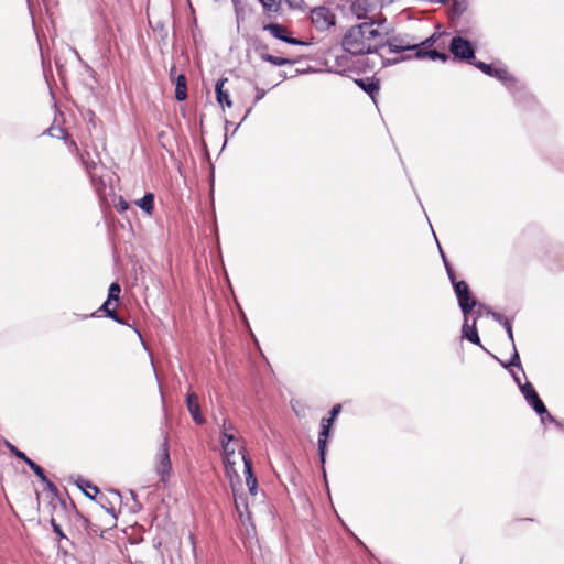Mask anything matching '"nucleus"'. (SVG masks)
Masks as SVG:
<instances>
[{
    "mask_svg": "<svg viewBox=\"0 0 564 564\" xmlns=\"http://www.w3.org/2000/svg\"><path fill=\"white\" fill-rule=\"evenodd\" d=\"M451 53L459 59L471 61L475 58V50L470 41L462 37L454 36L449 43Z\"/></svg>",
    "mask_w": 564,
    "mask_h": 564,
    "instance_id": "7",
    "label": "nucleus"
},
{
    "mask_svg": "<svg viewBox=\"0 0 564 564\" xmlns=\"http://www.w3.org/2000/svg\"><path fill=\"white\" fill-rule=\"evenodd\" d=\"M97 315V313H91L90 315H84L83 318H87V317H95Z\"/></svg>",
    "mask_w": 564,
    "mask_h": 564,
    "instance_id": "52",
    "label": "nucleus"
},
{
    "mask_svg": "<svg viewBox=\"0 0 564 564\" xmlns=\"http://www.w3.org/2000/svg\"><path fill=\"white\" fill-rule=\"evenodd\" d=\"M239 443H240L239 438H237L234 434L229 433L227 430L221 431V433H220L221 447H225L226 444L237 445Z\"/></svg>",
    "mask_w": 564,
    "mask_h": 564,
    "instance_id": "22",
    "label": "nucleus"
},
{
    "mask_svg": "<svg viewBox=\"0 0 564 564\" xmlns=\"http://www.w3.org/2000/svg\"><path fill=\"white\" fill-rule=\"evenodd\" d=\"M120 285L116 282L111 283L108 290V299L109 301H118L120 296Z\"/></svg>",
    "mask_w": 564,
    "mask_h": 564,
    "instance_id": "29",
    "label": "nucleus"
},
{
    "mask_svg": "<svg viewBox=\"0 0 564 564\" xmlns=\"http://www.w3.org/2000/svg\"><path fill=\"white\" fill-rule=\"evenodd\" d=\"M509 371L518 387L520 388V386H523V383H521L520 377L512 369H510Z\"/></svg>",
    "mask_w": 564,
    "mask_h": 564,
    "instance_id": "44",
    "label": "nucleus"
},
{
    "mask_svg": "<svg viewBox=\"0 0 564 564\" xmlns=\"http://www.w3.org/2000/svg\"><path fill=\"white\" fill-rule=\"evenodd\" d=\"M283 42L292 44V45H304L305 43L299 39L286 36V39H283Z\"/></svg>",
    "mask_w": 564,
    "mask_h": 564,
    "instance_id": "39",
    "label": "nucleus"
},
{
    "mask_svg": "<svg viewBox=\"0 0 564 564\" xmlns=\"http://www.w3.org/2000/svg\"><path fill=\"white\" fill-rule=\"evenodd\" d=\"M186 406H187V410H188L193 421L196 424L202 425L205 423V417L200 412L198 395L196 393H194V392L187 393Z\"/></svg>",
    "mask_w": 564,
    "mask_h": 564,
    "instance_id": "9",
    "label": "nucleus"
},
{
    "mask_svg": "<svg viewBox=\"0 0 564 564\" xmlns=\"http://www.w3.org/2000/svg\"><path fill=\"white\" fill-rule=\"evenodd\" d=\"M58 131H59V133H61V135H59V137H61V138H65V135H66L65 131H64V130H62V129H59Z\"/></svg>",
    "mask_w": 564,
    "mask_h": 564,
    "instance_id": "53",
    "label": "nucleus"
},
{
    "mask_svg": "<svg viewBox=\"0 0 564 564\" xmlns=\"http://www.w3.org/2000/svg\"><path fill=\"white\" fill-rule=\"evenodd\" d=\"M491 316H492V318H494L496 322H498V323H500V324H502V325H503V319H507L503 315H501V314H499V313H495V312H494V313H491Z\"/></svg>",
    "mask_w": 564,
    "mask_h": 564,
    "instance_id": "42",
    "label": "nucleus"
},
{
    "mask_svg": "<svg viewBox=\"0 0 564 564\" xmlns=\"http://www.w3.org/2000/svg\"><path fill=\"white\" fill-rule=\"evenodd\" d=\"M263 30L269 31L272 36H274L275 39H279L281 41H283V39H286V35H285L286 30L284 26L280 25V24L269 23L263 26Z\"/></svg>",
    "mask_w": 564,
    "mask_h": 564,
    "instance_id": "20",
    "label": "nucleus"
},
{
    "mask_svg": "<svg viewBox=\"0 0 564 564\" xmlns=\"http://www.w3.org/2000/svg\"><path fill=\"white\" fill-rule=\"evenodd\" d=\"M110 301L107 300L100 307V311L105 312L106 316L113 319L119 324H123V321L118 316L115 310L109 308Z\"/></svg>",
    "mask_w": 564,
    "mask_h": 564,
    "instance_id": "24",
    "label": "nucleus"
},
{
    "mask_svg": "<svg viewBox=\"0 0 564 564\" xmlns=\"http://www.w3.org/2000/svg\"><path fill=\"white\" fill-rule=\"evenodd\" d=\"M30 468L41 479V481L45 484V486L48 490L54 491L56 489L54 484L47 479V477L44 473V469L40 465H37L34 462L33 464H30Z\"/></svg>",
    "mask_w": 564,
    "mask_h": 564,
    "instance_id": "19",
    "label": "nucleus"
},
{
    "mask_svg": "<svg viewBox=\"0 0 564 564\" xmlns=\"http://www.w3.org/2000/svg\"><path fill=\"white\" fill-rule=\"evenodd\" d=\"M29 467H30V464H33L34 460H32L31 458H29L26 455H25V458H21Z\"/></svg>",
    "mask_w": 564,
    "mask_h": 564,
    "instance_id": "48",
    "label": "nucleus"
},
{
    "mask_svg": "<svg viewBox=\"0 0 564 564\" xmlns=\"http://www.w3.org/2000/svg\"><path fill=\"white\" fill-rule=\"evenodd\" d=\"M229 429H231V426H229V427H228V425H227V421H226V420H224V422H223V426H221V431H224V430H227V431H228Z\"/></svg>",
    "mask_w": 564,
    "mask_h": 564,
    "instance_id": "49",
    "label": "nucleus"
},
{
    "mask_svg": "<svg viewBox=\"0 0 564 564\" xmlns=\"http://www.w3.org/2000/svg\"><path fill=\"white\" fill-rule=\"evenodd\" d=\"M333 424L327 423L326 421L322 420L321 422V431L318 434V454H319V460L321 464L324 465L326 460V448H327V437L330 433V427Z\"/></svg>",
    "mask_w": 564,
    "mask_h": 564,
    "instance_id": "10",
    "label": "nucleus"
},
{
    "mask_svg": "<svg viewBox=\"0 0 564 564\" xmlns=\"http://www.w3.org/2000/svg\"><path fill=\"white\" fill-rule=\"evenodd\" d=\"M74 54L79 58V54L76 50H73Z\"/></svg>",
    "mask_w": 564,
    "mask_h": 564,
    "instance_id": "56",
    "label": "nucleus"
},
{
    "mask_svg": "<svg viewBox=\"0 0 564 564\" xmlns=\"http://www.w3.org/2000/svg\"><path fill=\"white\" fill-rule=\"evenodd\" d=\"M234 4H235V12H236L237 23L239 24L243 20V13H242V10L239 8L237 2H234Z\"/></svg>",
    "mask_w": 564,
    "mask_h": 564,
    "instance_id": "38",
    "label": "nucleus"
},
{
    "mask_svg": "<svg viewBox=\"0 0 564 564\" xmlns=\"http://www.w3.org/2000/svg\"><path fill=\"white\" fill-rule=\"evenodd\" d=\"M357 86L367 93L372 99L380 89L379 80L376 78H358L355 80Z\"/></svg>",
    "mask_w": 564,
    "mask_h": 564,
    "instance_id": "13",
    "label": "nucleus"
},
{
    "mask_svg": "<svg viewBox=\"0 0 564 564\" xmlns=\"http://www.w3.org/2000/svg\"><path fill=\"white\" fill-rule=\"evenodd\" d=\"M130 494H131L132 498H133V499H135V494H134V491H130Z\"/></svg>",
    "mask_w": 564,
    "mask_h": 564,
    "instance_id": "57",
    "label": "nucleus"
},
{
    "mask_svg": "<svg viewBox=\"0 0 564 564\" xmlns=\"http://www.w3.org/2000/svg\"><path fill=\"white\" fill-rule=\"evenodd\" d=\"M520 391L522 395L524 397L528 404L539 414L543 415L546 413V406L543 403V401L540 399L536 390L534 389L533 384L529 381L523 383V386H520Z\"/></svg>",
    "mask_w": 564,
    "mask_h": 564,
    "instance_id": "8",
    "label": "nucleus"
},
{
    "mask_svg": "<svg viewBox=\"0 0 564 564\" xmlns=\"http://www.w3.org/2000/svg\"><path fill=\"white\" fill-rule=\"evenodd\" d=\"M226 82H227V78H220L216 82V85H215L216 100L221 107L226 106V107L230 108L232 106V102L229 97V94L223 89Z\"/></svg>",
    "mask_w": 564,
    "mask_h": 564,
    "instance_id": "15",
    "label": "nucleus"
},
{
    "mask_svg": "<svg viewBox=\"0 0 564 564\" xmlns=\"http://www.w3.org/2000/svg\"><path fill=\"white\" fill-rule=\"evenodd\" d=\"M135 205L144 210L148 215H152L154 209V194L147 193L141 199L135 200Z\"/></svg>",
    "mask_w": 564,
    "mask_h": 564,
    "instance_id": "17",
    "label": "nucleus"
},
{
    "mask_svg": "<svg viewBox=\"0 0 564 564\" xmlns=\"http://www.w3.org/2000/svg\"><path fill=\"white\" fill-rule=\"evenodd\" d=\"M80 160L86 171L93 176V171L97 167V163L94 160H89V153L82 154Z\"/></svg>",
    "mask_w": 564,
    "mask_h": 564,
    "instance_id": "28",
    "label": "nucleus"
},
{
    "mask_svg": "<svg viewBox=\"0 0 564 564\" xmlns=\"http://www.w3.org/2000/svg\"><path fill=\"white\" fill-rule=\"evenodd\" d=\"M52 130H53L52 128H51V129H48V130H47V133H50L52 137L61 138V137L58 135V132H55V134H54V133H52Z\"/></svg>",
    "mask_w": 564,
    "mask_h": 564,
    "instance_id": "51",
    "label": "nucleus"
},
{
    "mask_svg": "<svg viewBox=\"0 0 564 564\" xmlns=\"http://www.w3.org/2000/svg\"><path fill=\"white\" fill-rule=\"evenodd\" d=\"M171 470L172 464L169 452V438L165 436L155 456V471L161 481L165 482L171 475Z\"/></svg>",
    "mask_w": 564,
    "mask_h": 564,
    "instance_id": "5",
    "label": "nucleus"
},
{
    "mask_svg": "<svg viewBox=\"0 0 564 564\" xmlns=\"http://www.w3.org/2000/svg\"><path fill=\"white\" fill-rule=\"evenodd\" d=\"M434 43V39L433 37H429L426 39L425 41L421 42L420 44L424 47H430L432 46Z\"/></svg>",
    "mask_w": 564,
    "mask_h": 564,
    "instance_id": "45",
    "label": "nucleus"
},
{
    "mask_svg": "<svg viewBox=\"0 0 564 564\" xmlns=\"http://www.w3.org/2000/svg\"><path fill=\"white\" fill-rule=\"evenodd\" d=\"M78 487L90 499H94V496L99 492L98 488L95 485H90L86 481H82L80 484H78Z\"/></svg>",
    "mask_w": 564,
    "mask_h": 564,
    "instance_id": "25",
    "label": "nucleus"
},
{
    "mask_svg": "<svg viewBox=\"0 0 564 564\" xmlns=\"http://www.w3.org/2000/svg\"><path fill=\"white\" fill-rule=\"evenodd\" d=\"M471 64L484 74L501 82L518 104L523 105L533 99L525 86L510 74L507 66L502 63L487 64L481 61H475Z\"/></svg>",
    "mask_w": 564,
    "mask_h": 564,
    "instance_id": "2",
    "label": "nucleus"
},
{
    "mask_svg": "<svg viewBox=\"0 0 564 564\" xmlns=\"http://www.w3.org/2000/svg\"><path fill=\"white\" fill-rule=\"evenodd\" d=\"M502 366L506 369H509V370L512 367H516V368H518L519 370H521L523 372V369H522V366H521V361H520V356H519V352H518L516 347L513 348V352H512V356H511L510 360L507 364H502Z\"/></svg>",
    "mask_w": 564,
    "mask_h": 564,
    "instance_id": "23",
    "label": "nucleus"
},
{
    "mask_svg": "<svg viewBox=\"0 0 564 564\" xmlns=\"http://www.w3.org/2000/svg\"><path fill=\"white\" fill-rule=\"evenodd\" d=\"M311 21L314 28L324 32L336 23V15L325 6L315 7L311 10Z\"/></svg>",
    "mask_w": 564,
    "mask_h": 564,
    "instance_id": "4",
    "label": "nucleus"
},
{
    "mask_svg": "<svg viewBox=\"0 0 564 564\" xmlns=\"http://www.w3.org/2000/svg\"><path fill=\"white\" fill-rule=\"evenodd\" d=\"M542 423H545V421L554 422L556 423V420L546 411L543 415H541Z\"/></svg>",
    "mask_w": 564,
    "mask_h": 564,
    "instance_id": "41",
    "label": "nucleus"
},
{
    "mask_svg": "<svg viewBox=\"0 0 564 564\" xmlns=\"http://www.w3.org/2000/svg\"><path fill=\"white\" fill-rule=\"evenodd\" d=\"M7 446L8 448L10 449V452L18 458H25V454L23 452H21L20 449H18L14 445L10 444V443H7Z\"/></svg>",
    "mask_w": 564,
    "mask_h": 564,
    "instance_id": "36",
    "label": "nucleus"
},
{
    "mask_svg": "<svg viewBox=\"0 0 564 564\" xmlns=\"http://www.w3.org/2000/svg\"><path fill=\"white\" fill-rule=\"evenodd\" d=\"M503 327L506 329L508 338L510 339V341L512 344V348H514V338H513V332H512L511 322L509 319H503Z\"/></svg>",
    "mask_w": 564,
    "mask_h": 564,
    "instance_id": "33",
    "label": "nucleus"
},
{
    "mask_svg": "<svg viewBox=\"0 0 564 564\" xmlns=\"http://www.w3.org/2000/svg\"><path fill=\"white\" fill-rule=\"evenodd\" d=\"M250 111H251V109H248V110H247V113H246V116L243 117V119H242V120H245V119L247 118V116L250 113Z\"/></svg>",
    "mask_w": 564,
    "mask_h": 564,
    "instance_id": "54",
    "label": "nucleus"
},
{
    "mask_svg": "<svg viewBox=\"0 0 564 564\" xmlns=\"http://www.w3.org/2000/svg\"><path fill=\"white\" fill-rule=\"evenodd\" d=\"M237 460L230 463H224L226 476L229 478L232 491H235L236 484L239 482V474L236 469Z\"/></svg>",
    "mask_w": 564,
    "mask_h": 564,
    "instance_id": "16",
    "label": "nucleus"
},
{
    "mask_svg": "<svg viewBox=\"0 0 564 564\" xmlns=\"http://www.w3.org/2000/svg\"><path fill=\"white\" fill-rule=\"evenodd\" d=\"M447 58H448L447 54L438 52V58L437 59H441V61L445 62V61H447Z\"/></svg>",
    "mask_w": 564,
    "mask_h": 564,
    "instance_id": "47",
    "label": "nucleus"
},
{
    "mask_svg": "<svg viewBox=\"0 0 564 564\" xmlns=\"http://www.w3.org/2000/svg\"><path fill=\"white\" fill-rule=\"evenodd\" d=\"M429 58L432 61H436L438 58V51L436 50H427Z\"/></svg>",
    "mask_w": 564,
    "mask_h": 564,
    "instance_id": "43",
    "label": "nucleus"
},
{
    "mask_svg": "<svg viewBox=\"0 0 564 564\" xmlns=\"http://www.w3.org/2000/svg\"><path fill=\"white\" fill-rule=\"evenodd\" d=\"M417 44H419V47L416 50H414L415 51L414 57L417 59L429 57L427 50L423 48L420 43H417Z\"/></svg>",
    "mask_w": 564,
    "mask_h": 564,
    "instance_id": "35",
    "label": "nucleus"
},
{
    "mask_svg": "<svg viewBox=\"0 0 564 564\" xmlns=\"http://www.w3.org/2000/svg\"><path fill=\"white\" fill-rule=\"evenodd\" d=\"M227 127H231V122H230V121H228V120L226 121V128H227Z\"/></svg>",
    "mask_w": 564,
    "mask_h": 564,
    "instance_id": "55",
    "label": "nucleus"
},
{
    "mask_svg": "<svg viewBox=\"0 0 564 564\" xmlns=\"http://www.w3.org/2000/svg\"><path fill=\"white\" fill-rule=\"evenodd\" d=\"M441 253H442V257H443V260H444V264H445V268H446V272H447L448 279H449V280H451V282H452V285L454 286V283H457V282H458V281L456 280L455 272H454V270L452 269V267L449 265V263L446 261L444 253H443L442 251H441Z\"/></svg>",
    "mask_w": 564,
    "mask_h": 564,
    "instance_id": "32",
    "label": "nucleus"
},
{
    "mask_svg": "<svg viewBox=\"0 0 564 564\" xmlns=\"http://www.w3.org/2000/svg\"><path fill=\"white\" fill-rule=\"evenodd\" d=\"M463 337L468 339L470 343L475 345H480V338L476 328V319L473 321V324H468V316L464 317V324L462 328Z\"/></svg>",
    "mask_w": 564,
    "mask_h": 564,
    "instance_id": "14",
    "label": "nucleus"
},
{
    "mask_svg": "<svg viewBox=\"0 0 564 564\" xmlns=\"http://www.w3.org/2000/svg\"><path fill=\"white\" fill-rule=\"evenodd\" d=\"M386 18L369 19L350 26L341 39V47L351 55L375 54L379 58L381 67H388L410 59L411 56L387 58L379 53L380 40L389 34Z\"/></svg>",
    "mask_w": 564,
    "mask_h": 564,
    "instance_id": "1",
    "label": "nucleus"
},
{
    "mask_svg": "<svg viewBox=\"0 0 564 564\" xmlns=\"http://www.w3.org/2000/svg\"><path fill=\"white\" fill-rule=\"evenodd\" d=\"M453 3V12L455 15H462L468 7L467 0H452Z\"/></svg>",
    "mask_w": 564,
    "mask_h": 564,
    "instance_id": "26",
    "label": "nucleus"
},
{
    "mask_svg": "<svg viewBox=\"0 0 564 564\" xmlns=\"http://www.w3.org/2000/svg\"><path fill=\"white\" fill-rule=\"evenodd\" d=\"M242 456L246 457L245 447L237 445H228L226 444L225 447H223V462L224 463H230L231 460H242Z\"/></svg>",
    "mask_w": 564,
    "mask_h": 564,
    "instance_id": "11",
    "label": "nucleus"
},
{
    "mask_svg": "<svg viewBox=\"0 0 564 564\" xmlns=\"http://www.w3.org/2000/svg\"><path fill=\"white\" fill-rule=\"evenodd\" d=\"M242 462L245 465L246 485L249 489L250 495L256 496L258 490V481L252 473L251 462L245 456H242Z\"/></svg>",
    "mask_w": 564,
    "mask_h": 564,
    "instance_id": "12",
    "label": "nucleus"
},
{
    "mask_svg": "<svg viewBox=\"0 0 564 564\" xmlns=\"http://www.w3.org/2000/svg\"><path fill=\"white\" fill-rule=\"evenodd\" d=\"M340 411H341V405L340 404H336L329 411V417L323 419V420L326 421L327 423L333 424L334 421L336 420L337 415L340 413Z\"/></svg>",
    "mask_w": 564,
    "mask_h": 564,
    "instance_id": "31",
    "label": "nucleus"
},
{
    "mask_svg": "<svg viewBox=\"0 0 564 564\" xmlns=\"http://www.w3.org/2000/svg\"><path fill=\"white\" fill-rule=\"evenodd\" d=\"M262 4L263 9L269 12H278L280 9V3L275 0H259Z\"/></svg>",
    "mask_w": 564,
    "mask_h": 564,
    "instance_id": "30",
    "label": "nucleus"
},
{
    "mask_svg": "<svg viewBox=\"0 0 564 564\" xmlns=\"http://www.w3.org/2000/svg\"><path fill=\"white\" fill-rule=\"evenodd\" d=\"M72 147H74V149H76V150H77V145H76V143H75V142H72Z\"/></svg>",
    "mask_w": 564,
    "mask_h": 564,
    "instance_id": "58",
    "label": "nucleus"
},
{
    "mask_svg": "<svg viewBox=\"0 0 564 564\" xmlns=\"http://www.w3.org/2000/svg\"><path fill=\"white\" fill-rule=\"evenodd\" d=\"M140 509H141V505H140L138 501H135V502H134L133 510H134V511H138V510H140Z\"/></svg>",
    "mask_w": 564,
    "mask_h": 564,
    "instance_id": "50",
    "label": "nucleus"
},
{
    "mask_svg": "<svg viewBox=\"0 0 564 564\" xmlns=\"http://www.w3.org/2000/svg\"><path fill=\"white\" fill-rule=\"evenodd\" d=\"M453 289L464 317L468 316L477 304V301L471 296L468 284L465 281H459L454 283Z\"/></svg>",
    "mask_w": 564,
    "mask_h": 564,
    "instance_id": "6",
    "label": "nucleus"
},
{
    "mask_svg": "<svg viewBox=\"0 0 564 564\" xmlns=\"http://www.w3.org/2000/svg\"><path fill=\"white\" fill-rule=\"evenodd\" d=\"M351 12L358 18H366V9L362 7L361 0H356L351 3Z\"/></svg>",
    "mask_w": 564,
    "mask_h": 564,
    "instance_id": "27",
    "label": "nucleus"
},
{
    "mask_svg": "<svg viewBox=\"0 0 564 564\" xmlns=\"http://www.w3.org/2000/svg\"><path fill=\"white\" fill-rule=\"evenodd\" d=\"M51 523H52V527H53L54 532H55L57 535H59V536H62V538H63V536H64V534H63V532H62L61 525L56 524V522H55V520H54V519H52Z\"/></svg>",
    "mask_w": 564,
    "mask_h": 564,
    "instance_id": "40",
    "label": "nucleus"
},
{
    "mask_svg": "<svg viewBox=\"0 0 564 564\" xmlns=\"http://www.w3.org/2000/svg\"><path fill=\"white\" fill-rule=\"evenodd\" d=\"M186 97H187L186 77H185V75L181 74L176 78L175 98L178 101H183L186 99Z\"/></svg>",
    "mask_w": 564,
    "mask_h": 564,
    "instance_id": "18",
    "label": "nucleus"
},
{
    "mask_svg": "<svg viewBox=\"0 0 564 564\" xmlns=\"http://www.w3.org/2000/svg\"><path fill=\"white\" fill-rule=\"evenodd\" d=\"M261 59L264 62H269L275 66L292 65L294 63V61H292V59H289L285 57L273 56L268 53L262 54Z\"/></svg>",
    "mask_w": 564,
    "mask_h": 564,
    "instance_id": "21",
    "label": "nucleus"
},
{
    "mask_svg": "<svg viewBox=\"0 0 564 564\" xmlns=\"http://www.w3.org/2000/svg\"><path fill=\"white\" fill-rule=\"evenodd\" d=\"M129 203L123 199L122 197L119 198L118 203L116 204V208L119 213H124L129 209Z\"/></svg>",
    "mask_w": 564,
    "mask_h": 564,
    "instance_id": "34",
    "label": "nucleus"
},
{
    "mask_svg": "<svg viewBox=\"0 0 564 564\" xmlns=\"http://www.w3.org/2000/svg\"><path fill=\"white\" fill-rule=\"evenodd\" d=\"M391 30L389 29V34L383 35L382 40H380V50L388 47L389 53H403L408 51H413L419 47V44L415 43L408 34H397L391 35Z\"/></svg>",
    "mask_w": 564,
    "mask_h": 564,
    "instance_id": "3",
    "label": "nucleus"
},
{
    "mask_svg": "<svg viewBox=\"0 0 564 564\" xmlns=\"http://www.w3.org/2000/svg\"><path fill=\"white\" fill-rule=\"evenodd\" d=\"M232 492H234V497H235L236 509L241 514L242 513L241 506L243 505L242 497L241 496L238 497L236 490Z\"/></svg>",
    "mask_w": 564,
    "mask_h": 564,
    "instance_id": "37",
    "label": "nucleus"
},
{
    "mask_svg": "<svg viewBox=\"0 0 564 564\" xmlns=\"http://www.w3.org/2000/svg\"><path fill=\"white\" fill-rule=\"evenodd\" d=\"M265 93L264 90H258V95L256 97V102L261 100L264 97Z\"/></svg>",
    "mask_w": 564,
    "mask_h": 564,
    "instance_id": "46",
    "label": "nucleus"
}]
</instances>
